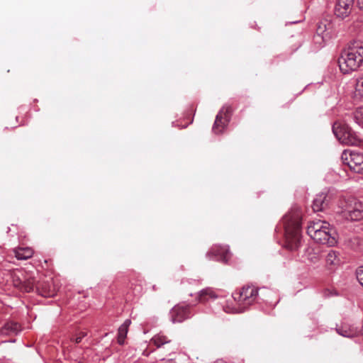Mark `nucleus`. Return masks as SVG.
Returning a JSON list of instances; mask_svg holds the SVG:
<instances>
[{
  "label": "nucleus",
  "instance_id": "1",
  "mask_svg": "<svg viewBox=\"0 0 363 363\" xmlns=\"http://www.w3.org/2000/svg\"><path fill=\"white\" fill-rule=\"evenodd\" d=\"M363 62V42L354 40L345 49L338 59V65L344 74L357 69Z\"/></svg>",
  "mask_w": 363,
  "mask_h": 363
},
{
  "label": "nucleus",
  "instance_id": "2",
  "mask_svg": "<svg viewBox=\"0 0 363 363\" xmlns=\"http://www.w3.org/2000/svg\"><path fill=\"white\" fill-rule=\"evenodd\" d=\"M281 223L285 230L286 247L291 251L297 250L301 240L300 213L297 211L289 212L283 217Z\"/></svg>",
  "mask_w": 363,
  "mask_h": 363
},
{
  "label": "nucleus",
  "instance_id": "3",
  "mask_svg": "<svg viewBox=\"0 0 363 363\" xmlns=\"http://www.w3.org/2000/svg\"><path fill=\"white\" fill-rule=\"evenodd\" d=\"M308 235L316 242L334 246L337 244L335 231L330 223L322 220L310 221L307 228Z\"/></svg>",
  "mask_w": 363,
  "mask_h": 363
},
{
  "label": "nucleus",
  "instance_id": "4",
  "mask_svg": "<svg viewBox=\"0 0 363 363\" xmlns=\"http://www.w3.org/2000/svg\"><path fill=\"white\" fill-rule=\"evenodd\" d=\"M338 213L346 220L358 221L363 219V203L354 197L342 198L338 201Z\"/></svg>",
  "mask_w": 363,
  "mask_h": 363
},
{
  "label": "nucleus",
  "instance_id": "5",
  "mask_svg": "<svg viewBox=\"0 0 363 363\" xmlns=\"http://www.w3.org/2000/svg\"><path fill=\"white\" fill-rule=\"evenodd\" d=\"M333 132L342 143L348 145H362L363 141L343 121H337L333 125Z\"/></svg>",
  "mask_w": 363,
  "mask_h": 363
},
{
  "label": "nucleus",
  "instance_id": "6",
  "mask_svg": "<svg viewBox=\"0 0 363 363\" xmlns=\"http://www.w3.org/2000/svg\"><path fill=\"white\" fill-rule=\"evenodd\" d=\"M259 290H261L262 292L267 291L265 288L259 289L254 285H245L238 292L234 294L235 300L245 311L259 298Z\"/></svg>",
  "mask_w": 363,
  "mask_h": 363
},
{
  "label": "nucleus",
  "instance_id": "7",
  "mask_svg": "<svg viewBox=\"0 0 363 363\" xmlns=\"http://www.w3.org/2000/svg\"><path fill=\"white\" fill-rule=\"evenodd\" d=\"M193 316L191 305L182 302L175 305L169 311L170 320L173 323H180Z\"/></svg>",
  "mask_w": 363,
  "mask_h": 363
},
{
  "label": "nucleus",
  "instance_id": "8",
  "mask_svg": "<svg viewBox=\"0 0 363 363\" xmlns=\"http://www.w3.org/2000/svg\"><path fill=\"white\" fill-rule=\"evenodd\" d=\"M150 345L162 349L164 354H172L177 350V344L162 333L155 335L150 340Z\"/></svg>",
  "mask_w": 363,
  "mask_h": 363
},
{
  "label": "nucleus",
  "instance_id": "9",
  "mask_svg": "<svg viewBox=\"0 0 363 363\" xmlns=\"http://www.w3.org/2000/svg\"><path fill=\"white\" fill-rule=\"evenodd\" d=\"M231 107L224 106L216 117L213 126V131L216 134H220L226 128L230 117Z\"/></svg>",
  "mask_w": 363,
  "mask_h": 363
},
{
  "label": "nucleus",
  "instance_id": "10",
  "mask_svg": "<svg viewBox=\"0 0 363 363\" xmlns=\"http://www.w3.org/2000/svg\"><path fill=\"white\" fill-rule=\"evenodd\" d=\"M206 257L215 259L223 262H227L230 257L229 247L228 245H214L211 250L206 253Z\"/></svg>",
  "mask_w": 363,
  "mask_h": 363
},
{
  "label": "nucleus",
  "instance_id": "11",
  "mask_svg": "<svg viewBox=\"0 0 363 363\" xmlns=\"http://www.w3.org/2000/svg\"><path fill=\"white\" fill-rule=\"evenodd\" d=\"M342 263V256L339 251L330 250L325 255V267L328 271H335Z\"/></svg>",
  "mask_w": 363,
  "mask_h": 363
},
{
  "label": "nucleus",
  "instance_id": "12",
  "mask_svg": "<svg viewBox=\"0 0 363 363\" xmlns=\"http://www.w3.org/2000/svg\"><path fill=\"white\" fill-rule=\"evenodd\" d=\"M354 0H337L334 13L335 15L342 19L347 17L353 8Z\"/></svg>",
  "mask_w": 363,
  "mask_h": 363
},
{
  "label": "nucleus",
  "instance_id": "13",
  "mask_svg": "<svg viewBox=\"0 0 363 363\" xmlns=\"http://www.w3.org/2000/svg\"><path fill=\"white\" fill-rule=\"evenodd\" d=\"M337 333L345 337H354L356 336L360 337V330L353 325L347 323H342L336 328Z\"/></svg>",
  "mask_w": 363,
  "mask_h": 363
},
{
  "label": "nucleus",
  "instance_id": "14",
  "mask_svg": "<svg viewBox=\"0 0 363 363\" xmlns=\"http://www.w3.org/2000/svg\"><path fill=\"white\" fill-rule=\"evenodd\" d=\"M218 298L216 291L212 288H205L201 290L198 294L196 299L199 303H204L211 300H215Z\"/></svg>",
  "mask_w": 363,
  "mask_h": 363
},
{
  "label": "nucleus",
  "instance_id": "15",
  "mask_svg": "<svg viewBox=\"0 0 363 363\" xmlns=\"http://www.w3.org/2000/svg\"><path fill=\"white\" fill-rule=\"evenodd\" d=\"M36 289L39 294L44 297H52L57 293L55 286L49 282L37 283Z\"/></svg>",
  "mask_w": 363,
  "mask_h": 363
},
{
  "label": "nucleus",
  "instance_id": "16",
  "mask_svg": "<svg viewBox=\"0 0 363 363\" xmlns=\"http://www.w3.org/2000/svg\"><path fill=\"white\" fill-rule=\"evenodd\" d=\"M328 196L325 193H320L316 196L313 202L312 208L314 211L318 212L323 211L328 204Z\"/></svg>",
  "mask_w": 363,
  "mask_h": 363
},
{
  "label": "nucleus",
  "instance_id": "17",
  "mask_svg": "<svg viewBox=\"0 0 363 363\" xmlns=\"http://www.w3.org/2000/svg\"><path fill=\"white\" fill-rule=\"evenodd\" d=\"M223 310L228 313H237L244 311L241 306L235 300L234 296L232 299L226 301L225 303L223 305Z\"/></svg>",
  "mask_w": 363,
  "mask_h": 363
},
{
  "label": "nucleus",
  "instance_id": "18",
  "mask_svg": "<svg viewBox=\"0 0 363 363\" xmlns=\"http://www.w3.org/2000/svg\"><path fill=\"white\" fill-rule=\"evenodd\" d=\"M21 330L19 324L15 322H8L1 328L0 333L3 335L17 334Z\"/></svg>",
  "mask_w": 363,
  "mask_h": 363
},
{
  "label": "nucleus",
  "instance_id": "19",
  "mask_svg": "<svg viewBox=\"0 0 363 363\" xmlns=\"http://www.w3.org/2000/svg\"><path fill=\"white\" fill-rule=\"evenodd\" d=\"M344 169L348 168L351 172L357 174H363V160H347L343 162Z\"/></svg>",
  "mask_w": 363,
  "mask_h": 363
},
{
  "label": "nucleus",
  "instance_id": "20",
  "mask_svg": "<svg viewBox=\"0 0 363 363\" xmlns=\"http://www.w3.org/2000/svg\"><path fill=\"white\" fill-rule=\"evenodd\" d=\"M131 324V321L129 319H126L123 323L119 327L118 330V338L117 342L119 345H123L125 343L128 328Z\"/></svg>",
  "mask_w": 363,
  "mask_h": 363
},
{
  "label": "nucleus",
  "instance_id": "21",
  "mask_svg": "<svg viewBox=\"0 0 363 363\" xmlns=\"http://www.w3.org/2000/svg\"><path fill=\"white\" fill-rule=\"evenodd\" d=\"M15 257L20 260H26L33 255V250L30 247H18L13 250Z\"/></svg>",
  "mask_w": 363,
  "mask_h": 363
},
{
  "label": "nucleus",
  "instance_id": "22",
  "mask_svg": "<svg viewBox=\"0 0 363 363\" xmlns=\"http://www.w3.org/2000/svg\"><path fill=\"white\" fill-rule=\"evenodd\" d=\"M189 358L185 353L179 352L174 358L162 359L160 363H189Z\"/></svg>",
  "mask_w": 363,
  "mask_h": 363
},
{
  "label": "nucleus",
  "instance_id": "23",
  "mask_svg": "<svg viewBox=\"0 0 363 363\" xmlns=\"http://www.w3.org/2000/svg\"><path fill=\"white\" fill-rule=\"evenodd\" d=\"M354 97H363V73L359 74L356 79Z\"/></svg>",
  "mask_w": 363,
  "mask_h": 363
},
{
  "label": "nucleus",
  "instance_id": "24",
  "mask_svg": "<svg viewBox=\"0 0 363 363\" xmlns=\"http://www.w3.org/2000/svg\"><path fill=\"white\" fill-rule=\"evenodd\" d=\"M306 259L311 263H317L320 260L319 251L313 248H308L306 251Z\"/></svg>",
  "mask_w": 363,
  "mask_h": 363
},
{
  "label": "nucleus",
  "instance_id": "25",
  "mask_svg": "<svg viewBox=\"0 0 363 363\" xmlns=\"http://www.w3.org/2000/svg\"><path fill=\"white\" fill-rule=\"evenodd\" d=\"M327 31V25L326 23H323V22H320L318 26H317V29H316V33H317V35L315 37V40L317 43H320L318 38H320L322 41H324L325 40V38L327 37V34H325V33Z\"/></svg>",
  "mask_w": 363,
  "mask_h": 363
},
{
  "label": "nucleus",
  "instance_id": "26",
  "mask_svg": "<svg viewBox=\"0 0 363 363\" xmlns=\"http://www.w3.org/2000/svg\"><path fill=\"white\" fill-rule=\"evenodd\" d=\"M23 272L22 271H17L14 272L13 276V283L14 286L18 288L19 289L23 291L24 287V280H22L21 277L23 276Z\"/></svg>",
  "mask_w": 363,
  "mask_h": 363
},
{
  "label": "nucleus",
  "instance_id": "27",
  "mask_svg": "<svg viewBox=\"0 0 363 363\" xmlns=\"http://www.w3.org/2000/svg\"><path fill=\"white\" fill-rule=\"evenodd\" d=\"M354 157H363V154L355 150L347 149L342 152L340 159L345 160L348 159L349 157L352 158Z\"/></svg>",
  "mask_w": 363,
  "mask_h": 363
},
{
  "label": "nucleus",
  "instance_id": "28",
  "mask_svg": "<svg viewBox=\"0 0 363 363\" xmlns=\"http://www.w3.org/2000/svg\"><path fill=\"white\" fill-rule=\"evenodd\" d=\"M24 287L23 291L30 292L33 290L34 287H36L37 284L33 278H28L27 279H24Z\"/></svg>",
  "mask_w": 363,
  "mask_h": 363
},
{
  "label": "nucleus",
  "instance_id": "29",
  "mask_svg": "<svg viewBox=\"0 0 363 363\" xmlns=\"http://www.w3.org/2000/svg\"><path fill=\"white\" fill-rule=\"evenodd\" d=\"M354 119L356 122L363 126V107H359L354 113Z\"/></svg>",
  "mask_w": 363,
  "mask_h": 363
},
{
  "label": "nucleus",
  "instance_id": "30",
  "mask_svg": "<svg viewBox=\"0 0 363 363\" xmlns=\"http://www.w3.org/2000/svg\"><path fill=\"white\" fill-rule=\"evenodd\" d=\"M355 274L358 281L363 286V266H360L356 269Z\"/></svg>",
  "mask_w": 363,
  "mask_h": 363
},
{
  "label": "nucleus",
  "instance_id": "31",
  "mask_svg": "<svg viewBox=\"0 0 363 363\" xmlns=\"http://www.w3.org/2000/svg\"><path fill=\"white\" fill-rule=\"evenodd\" d=\"M142 286L140 284L135 285L133 288V294L135 296L140 295L142 293Z\"/></svg>",
  "mask_w": 363,
  "mask_h": 363
},
{
  "label": "nucleus",
  "instance_id": "32",
  "mask_svg": "<svg viewBox=\"0 0 363 363\" xmlns=\"http://www.w3.org/2000/svg\"><path fill=\"white\" fill-rule=\"evenodd\" d=\"M358 5L361 10H363V0H358Z\"/></svg>",
  "mask_w": 363,
  "mask_h": 363
},
{
  "label": "nucleus",
  "instance_id": "33",
  "mask_svg": "<svg viewBox=\"0 0 363 363\" xmlns=\"http://www.w3.org/2000/svg\"><path fill=\"white\" fill-rule=\"evenodd\" d=\"M84 335H83L82 336H79V337H77L75 338V342L76 343H79L82 340V338L84 337Z\"/></svg>",
  "mask_w": 363,
  "mask_h": 363
},
{
  "label": "nucleus",
  "instance_id": "34",
  "mask_svg": "<svg viewBox=\"0 0 363 363\" xmlns=\"http://www.w3.org/2000/svg\"><path fill=\"white\" fill-rule=\"evenodd\" d=\"M195 284L199 285L201 283H200V281H194Z\"/></svg>",
  "mask_w": 363,
  "mask_h": 363
},
{
  "label": "nucleus",
  "instance_id": "35",
  "mask_svg": "<svg viewBox=\"0 0 363 363\" xmlns=\"http://www.w3.org/2000/svg\"><path fill=\"white\" fill-rule=\"evenodd\" d=\"M216 363H224L223 360H218L216 362Z\"/></svg>",
  "mask_w": 363,
  "mask_h": 363
},
{
  "label": "nucleus",
  "instance_id": "36",
  "mask_svg": "<svg viewBox=\"0 0 363 363\" xmlns=\"http://www.w3.org/2000/svg\"><path fill=\"white\" fill-rule=\"evenodd\" d=\"M260 298H261V299H262L263 301H268L267 299H265V298H264V297H260Z\"/></svg>",
  "mask_w": 363,
  "mask_h": 363
}]
</instances>
